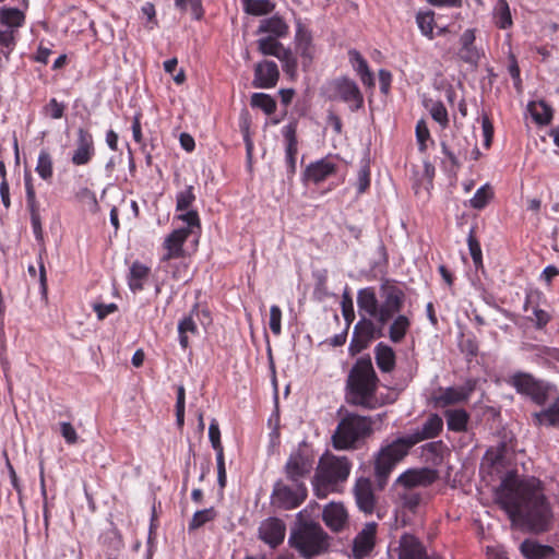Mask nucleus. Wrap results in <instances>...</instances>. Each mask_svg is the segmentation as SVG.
Masks as SVG:
<instances>
[{"mask_svg":"<svg viewBox=\"0 0 559 559\" xmlns=\"http://www.w3.org/2000/svg\"><path fill=\"white\" fill-rule=\"evenodd\" d=\"M401 500L404 508L415 512L420 503V496L417 491H403Z\"/></svg>","mask_w":559,"mask_h":559,"instance_id":"obj_58","label":"nucleus"},{"mask_svg":"<svg viewBox=\"0 0 559 559\" xmlns=\"http://www.w3.org/2000/svg\"><path fill=\"white\" fill-rule=\"evenodd\" d=\"M520 545L521 552L526 559H547L555 554L551 546L542 545L536 540L525 539Z\"/></svg>","mask_w":559,"mask_h":559,"instance_id":"obj_28","label":"nucleus"},{"mask_svg":"<svg viewBox=\"0 0 559 559\" xmlns=\"http://www.w3.org/2000/svg\"><path fill=\"white\" fill-rule=\"evenodd\" d=\"M95 155L94 139L92 133L79 128L76 131L75 150L73 151L71 162L75 166L88 164Z\"/></svg>","mask_w":559,"mask_h":559,"instance_id":"obj_15","label":"nucleus"},{"mask_svg":"<svg viewBox=\"0 0 559 559\" xmlns=\"http://www.w3.org/2000/svg\"><path fill=\"white\" fill-rule=\"evenodd\" d=\"M185 405H186V391L183 385H179L177 389V401H176V423L179 428L183 427L185 424Z\"/></svg>","mask_w":559,"mask_h":559,"instance_id":"obj_52","label":"nucleus"},{"mask_svg":"<svg viewBox=\"0 0 559 559\" xmlns=\"http://www.w3.org/2000/svg\"><path fill=\"white\" fill-rule=\"evenodd\" d=\"M443 428V420L438 414H430L420 429L408 433L415 444L428 439H433L440 435Z\"/></svg>","mask_w":559,"mask_h":559,"instance_id":"obj_21","label":"nucleus"},{"mask_svg":"<svg viewBox=\"0 0 559 559\" xmlns=\"http://www.w3.org/2000/svg\"><path fill=\"white\" fill-rule=\"evenodd\" d=\"M197 324L191 317H185L178 323L179 343L183 349L189 346L188 333L195 334Z\"/></svg>","mask_w":559,"mask_h":559,"instance_id":"obj_43","label":"nucleus"},{"mask_svg":"<svg viewBox=\"0 0 559 559\" xmlns=\"http://www.w3.org/2000/svg\"><path fill=\"white\" fill-rule=\"evenodd\" d=\"M496 502L507 513L513 527L532 534L548 532L552 511L542 491H495Z\"/></svg>","mask_w":559,"mask_h":559,"instance_id":"obj_2","label":"nucleus"},{"mask_svg":"<svg viewBox=\"0 0 559 559\" xmlns=\"http://www.w3.org/2000/svg\"><path fill=\"white\" fill-rule=\"evenodd\" d=\"M377 523H367L353 540L350 559H364L368 557L376 545Z\"/></svg>","mask_w":559,"mask_h":559,"instance_id":"obj_14","label":"nucleus"},{"mask_svg":"<svg viewBox=\"0 0 559 559\" xmlns=\"http://www.w3.org/2000/svg\"><path fill=\"white\" fill-rule=\"evenodd\" d=\"M195 201V194L193 192V186L186 187L185 190L179 191L176 195V210L178 212H185Z\"/></svg>","mask_w":559,"mask_h":559,"instance_id":"obj_48","label":"nucleus"},{"mask_svg":"<svg viewBox=\"0 0 559 559\" xmlns=\"http://www.w3.org/2000/svg\"><path fill=\"white\" fill-rule=\"evenodd\" d=\"M307 498V491H272L271 502L282 510H294Z\"/></svg>","mask_w":559,"mask_h":559,"instance_id":"obj_22","label":"nucleus"},{"mask_svg":"<svg viewBox=\"0 0 559 559\" xmlns=\"http://www.w3.org/2000/svg\"><path fill=\"white\" fill-rule=\"evenodd\" d=\"M286 525L277 518H269L259 526V538L271 548L278 547L285 538Z\"/></svg>","mask_w":559,"mask_h":559,"instance_id":"obj_18","label":"nucleus"},{"mask_svg":"<svg viewBox=\"0 0 559 559\" xmlns=\"http://www.w3.org/2000/svg\"><path fill=\"white\" fill-rule=\"evenodd\" d=\"M217 515V512L214 508H209L204 510L197 511L190 523H189V531H194L206 524L207 522L213 521Z\"/></svg>","mask_w":559,"mask_h":559,"instance_id":"obj_45","label":"nucleus"},{"mask_svg":"<svg viewBox=\"0 0 559 559\" xmlns=\"http://www.w3.org/2000/svg\"><path fill=\"white\" fill-rule=\"evenodd\" d=\"M159 269L163 270L175 281H182L187 283L190 280L189 267L182 259H169L159 262Z\"/></svg>","mask_w":559,"mask_h":559,"instance_id":"obj_27","label":"nucleus"},{"mask_svg":"<svg viewBox=\"0 0 559 559\" xmlns=\"http://www.w3.org/2000/svg\"><path fill=\"white\" fill-rule=\"evenodd\" d=\"M508 383L515 389V391L524 396H527L532 402L537 405H545L555 395L557 386L548 381L538 379L532 373L518 371L513 373Z\"/></svg>","mask_w":559,"mask_h":559,"instance_id":"obj_9","label":"nucleus"},{"mask_svg":"<svg viewBox=\"0 0 559 559\" xmlns=\"http://www.w3.org/2000/svg\"><path fill=\"white\" fill-rule=\"evenodd\" d=\"M322 520L332 532L340 533L348 525V513L342 503L331 502L325 506Z\"/></svg>","mask_w":559,"mask_h":559,"instance_id":"obj_20","label":"nucleus"},{"mask_svg":"<svg viewBox=\"0 0 559 559\" xmlns=\"http://www.w3.org/2000/svg\"><path fill=\"white\" fill-rule=\"evenodd\" d=\"M528 110L533 119L539 124H547L552 117L550 107L544 102L531 103Z\"/></svg>","mask_w":559,"mask_h":559,"instance_id":"obj_41","label":"nucleus"},{"mask_svg":"<svg viewBox=\"0 0 559 559\" xmlns=\"http://www.w3.org/2000/svg\"><path fill=\"white\" fill-rule=\"evenodd\" d=\"M533 316V321L535 322L537 329H543L550 321L549 313L543 309H534Z\"/></svg>","mask_w":559,"mask_h":559,"instance_id":"obj_64","label":"nucleus"},{"mask_svg":"<svg viewBox=\"0 0 559 559\" xmlns=\"http://www.w3.org/2000/svg\"><path fill=\"white\" fill-rule=\"evenodd\" d=\"M66 105L59 103L56 98H51L45 106L46 114L52 119H60L64 114Z\"/></svg>","mask_w":559,"mask_h":559,"instance_id":"obj_59","label":"nucleus"},{"mask_svg":"<svg viewBox=\"0 0 559 559\" xmlns=\"http://www.w3.org/2000/svg\"><path fill=\"white\" fill-rule=\"evenodd\" d=\"M415 445L411 437L405 435L380 448L374 456V481L380 489L388 485L389 477L396 464L404 460Z\"/></svg>","mask_w":559,"mask_h":559,"instance_id":"obj_6","label":"nucleus"},{"mask_svg":"<svg viewBox=\"0 0 559 559\" xmlns=\"http://www.w3.org/2000/svg\"><path fill=\"white\" fill-rule=\"evenodd\" d=\"M391 321L392 322L389 326V338L393 343H401L411 328V320L406 314L397 312Z\"/></svg>","mask_w":559,"mask_h":559,"instance_id":"obj_31","label":"nucleus"},{"mask_svg":"<svg viewBox=\"0 0 559 559\" xmlns=\"http://www.w3.org/2000/svg\"><path fill=\"white\" fill-rule=\"evenodd\" d=\"M246 13L254 16L270 14L275 9L271 0H241Z\"/></svg>","mask_w":559,"mask_h":559,"instance_id":"obj_37","label":"nucleus"},{"mask_svg":"<svg viewBox=\"0 0 559 559\" xmlns=\"http://www.w3.org/2000/svg\"><path fill=\"white\" fill-rule=\"evenodd\" d=\"M257 34H269L267 36L283 38L289 34V26L278 14L260 21Z\"/></svg>","mask_w":559,"mask_h":559,"instance_id":"obj_24","label":"nucleus"},{"mask_svg":"<svg viewBox=\"0 0 559 559\" xmlns=\"http://www.w3.org/2000/svg\"><path fill=\"white\" fill-rule=\"evenodd\" d=\"M60 432L68 444H74L78 442L79 437L72 424L68 421L60 423Z\"/></svg>","mask_w":559,"mask_h":559,"instance_id":"obj_62","label":"nucleus"},{"mask_svg":"<svg viewBox=\"0 0 559 559\" xmlns=\"http://www.w3.org/2000/svg\"><path fill=\"white\" fill-rule=\"evenodd\" d=\"M332 87L335 92L333 98H340L344 103H347L352 111L361 108L364 97L358 85L353 80L347 78L337 79L333 81Z\"/></svg>","mask_w":559,"mask_h":559,"instance_id":"obj_12","label":"nucleus"},{"mask_svg":"<svg viewBox=\"0 0 559 559\" xmlns=\"http://www.w3.org/2000/svg\"><path fill=\"white\" fill-rule=\"evenodd\" d=\"M334 171L335 164L325 159H321L310 164L305 171V176L308 180L313 181L314 183H319L325 180Z\"/></svg>","mask_w":559,"mask_h":559,"instance_id":"obj_30","label":"nucleus"},{"mask_svg":"<svg viewBox=\"0 0 559 559\" xmlns=\"http://www.w3.org/2000/svg\"><path fill=\"white\" fill-rule=\"evenodd\" d=\"M513 461V450L507 442L499 441L489 447L479 466V474L486 486H491L492 489H540V481L534 476L520 479Z\"/></svg>","mask_w":559,"mask_h":559,"instance_id":"obj_3","label":"nucleus"},{"mask_svg":"<svg viewBox=\"0 0 559 559\" xmlns=\"http://www.w3.org/2000/svg\"><path fill=\"white\" fill-rule=\"evenodd\" d=\"M379 379L371 359L359 358L349 370L346 380L347 403L366 409H376L380 406L376 392Z\"/></svg>","mask_w":559,"mask_h":559,"instance_id":"obj_4","label":"nucleus"},{"mask_svg":"<svg viewBox=\"0 0 559 559\" xmlns=\"http://www.w3.org/2000/svg\"><path fill=\"white\" fill-rule=\"evenodd\" d=\"M492 20L500 29H508L513 25L511 10L507 0H498L492 10Z\"/></svg>","mask_w":559,"mask_h":559,"instance_id":"obj_33","label":"nucleus"},{"mask_svg":"<svg viewBox=\"0 0 559 559\" xmlns=\"http://www.w3.org/2000/svg\"><path fill=\"white\" fill-rule=\"evenodd\" d=\"M448 429L455 432H462L467 429L469 415L465 409H449L444 413Z\"/></svg>","mask_w":559,"mask_h":559,"instance_id":"obj_34","label":"nucleus"},{"mask_svg":"<svg viewBox=\"0 0 559 559\" xmlns=\"http://www.w3.org/2000/svg\"><path fill=\"white\" fill-rule=\"evenodd\" d=\"M280 79L277 64L271 60L258 62L254 67L253 86L257 88H272Z\"/></svg>","mask_w":559,"mask_h":559,"instance_id":"obj_19","label":"nucleus"},{"mask_svg":"<svg viewBox=\"0 0 559 559\" xmlns=\"http://www.w3.org/2000/svg\"><path fill=\"white\" fill-rule=\"evenodd\" d=\"M282 310L278 306L273 305L270 308V329L272 333L278 336L282 332Z\"/></svg>","mask_w":559,"mask_h":559,"instance_id":"obj_55","label":"nucleus"},{"mask_svg":"<svg viewBox=\"0 0 559 559\" xmlns=\"http://www.w3.org/2000/svg\"><path fill=\"white\" fill-rule=\"evenodd\" d=\"M93 309L96 312L98 320H104L108 314L116 312L118 310V307L114 302L108 305L94 304Z\"/></svg>","mask_w":559,"mask_h":559,"instance_id":"obj_63","label":"nucleus"},{"mask_svg":"<svg viewBox=\"0 0 559 559\" xmlns=\"http://www.w3.org/2000/svg\"><path fill=\"white\" fill-rule=\"evenodd\" d=\"M378 299L373 287L358 290L357 305L371 319L362 318L354 326L348 346L350 355H356L368 347L376 337H382L383 326L395 313L401 312L405 302V293L395 284L385 281L380 285Z\"/></svg>","mask_w":559,"mask_h":559,"instance_id":"obj_1","label":"nucleus"},{"mask_svg":"<svg viewBox=\"0 0 559 559\" xmlns=\"http://www.w3.org/2000/svg\"><path fill=\"white\" fill-rule=\"evenodd\" d=\"M314 459L302 449L293 451L284 466L285 476L297 489H306L305 481L311 475Z\"/></svg>","mask_w":559,"mask_h":559,"instance_id":"obj_10","label":"nucleus"},{"mask_svg":"<svg viewBox=\"0 0 559 559\" xmlns=\"http://www.w3.org/2000/svg\"><path fill=\"white\" fill-rule=\"evenodd\" d=\"M282 134L286 141V156H297L298 141H297V122L292 121L282 129Z\"/></svg>","mask_w":559,"mask_h":559,"instance_id":"obj_40","label":"nucleus"},{"mask_svg":"<svg viewBox=\"0 0 559 559\" xmlns=\"http://www.w3.org/2000/svg\"><path fill=\"white\" fill-rule=\"evenodd\" d=\"M150 269L142 263L134 262L130 267L129 287L132 292L143 289V283L147 278Z\"/></svg>","mask_w":559,"mask_h":559,"instance_id":"obj_38","label":"nucleus"},{"mask_svg":"<svg viewBox=\"0 0 559 559\" xmlns=\"http://www.w3.org/2000/svg\"><path fill=\"white\" fill-rule=\"evenodd\" d=\"M25 15L17 8H7L2 7L0 9V23L13 33V28H17L22 26L24 23Z\"/></svg>","mask_w":559,"mask_h":559,"instance_id":"obj_36","label":"nucleus"},{"mask_svg":"<svg viewBox=\"0 0 559 559\" xmlns=\"http://www.w3.org/2000/svg\"><path fill=\"white\" fill-rule=\"evenodd\" d=\"M35 170L38 174V176L45 181H49L52 178V175H53L52 157L46 148H43L39 152Z\"/></svg>","mask_w":559,"mask_h":559,"instance_id":"obj_39","label":"nucleus"},{"mask_svg":"<svg viewBox=\"0 0 559 559\" xmlns=\"http://www.w3.org/2000/svg\"><path fill=\"white\" fill-rule=\"evenodd\" d=\"M432 119L438 122L442 128L449 123L448 111L441 102L433 103L430 108Z\"/></svg>","mask_w":559,"mask_h":559,"instance_id":"obj_53","label":"nucleus"},{"mask_svg":"<svg viewBox=\"0 0 559 559\" xmlns=\"http://www.w3.org/2000/svg\"><path fill=\"white\" fill-rule=\"evenodd\" d=\"M356 497V503L360 511L366 514H371L374 510L376 497L374 491H354Z\"/></svg>","mask_w":559,"mask_h":559,"instance_id":"obj_47","label":"nucleus"},{"mask_svg":"<svg viewBox=\"0 0 559 559\" xmlns=\"http://www.w3.org/2000/svg\"><path fill=\"white\" fill-rule=\"evenodd\" d=\"M251 106L262 109L266 115H272L276 110L275 99L264 93H254L251 96Z\"/></svg>","mask_w":559,"mask_h":559,"instance_id":"obj_42","label":"nucleus"},{"mask_svg":"<svg viewBox=\"0 0 559 559\" xmlns=\"http://www.w3.org/2000/svg\"><path fill=\"white\" fill-rule=\"evenodd\" d=\"M468 140L462 134L454 133L451 140H442V153L449 158L453 167L459 168L462 159H466L469 148Z\"/></svg>","mask_w":559,"mask_h":559,"instance_id":"obj_17","label":"nucleus"},{"mask_svg":"<svg viewBox=\"0 0 559 559\" xmlns=\"http://www.w3.org/2000/svg\"><path fill=\"white\" fill-rule=\"evenodd\" d=\"M355 186L359 194L368 190L370 186V168L368 162H364L360 166Z\"/></svg>","mask_w":559,"mask_h":559,"instance_id":"obj_50","label":"nucleus"},{"mask_svg":"<svg viewBox=\"0 0 559 559\" xmlns=\"http://www.w3.org/2000/svg\"><path fill=\"white\" fill-rule=\"evenodd\" d=\"M175 5L181 11H186L190 8L195 20H201L204 15L202 0H175Z\"/></svg>","mask_w":559,"mask_h":559,"instance_id":"obj_49","label":"nucleus"},{"mask_svg":"<svg viewBox=\"0 0 559 559\" xmlns=\"http://www.w3.org/2000/svg\"><path fill=\"white\" fill-rule=\"evenodd\" d=\"M438 479V472L430 467L409 468L395 480L396 486L407 489L413 487H428Z\"/></svg>","mask_w":559,"mask_h":559,"instance_id":"obj_13","label":"nucleus"},{"mask_svg":"<svg viewBox=\"0 0 559 559\" xmlns=\"http://www.w3.org/2000/svg\"><path fill=\"white\" fill-rule=\"evenodd\" d=\"M342 313H343V317L346 321V326L347 329L349 328V325L352 324V322L354 321L355 319V312H354V306H353V300L352 298L348 296V294H344L343 296V300H342Z\"/></svg>","mask_w":559,"mask_h":559,"instance_id":"obj_60","label":"nucleus"},{"mask_svg":"<svg viewBox=\"0 0 559 559\" xmlns=\"http://www.w3.org/2000/svg\"><path fill=\"white\" fill-rule=\"evenodd\" d=\"M550 406L542 409L540 412H536L533 414L535 421L538 425L556 427L559 426V392L556 390L555 395H551Z\"/></svg>","mask_w":559,"mask_h":559,"instance_id":"obj_26","label":"nucleus"},{"mask_svg":"<svg viewBox=\"0 0 559 559\" xmlns=\"http://www.w3.org/2000/svg\"><path fill=\"white\" fill-rule=\"evenodd\" d=\"M190 234V228H178L173 230L163 242L164 253L160 257L162 261L185 258L186 251L183 249V245Z\"/></svg>","mask_w":559,"mask_h":559,"instance_id":"obj_16","label":"nucleus"},{"mask_svg":"<svg viewBox=\"0 0 559 559\" xmlns=\"http://www.w3.org/2000/svg\"><path fill=\"white\" fill-rule=\"evenodd\" d=\"M373 420L369 416L347 413L337 424L332 435L336 450H353L357 443L372 433Z\"/></svg>","mask_w":559,"mask_h":559,"instance_id":"obj_7","label":"nucleus"},{"mask_svg":"<svg viewBox=\"0 0 559 559\" xmlns=\"http://www.w3.org/2000/svg\"><path fill=\"white\" fill-rule=\"evenodd\" d=\"M331 536L314 521H300L292 530L288 545L302 559H313L329 554Z\"/></svg>","mask_w":559,"mask_h":559,"instance_id":"obj_5","label":"nucleus"},{"mask_svg":"<svg viewBox=\"0 0 559 559\" xmlns=\"http://www.w3.org/2000/svg\"><path fill=\"white\" fill-rule=\"evenodd\" d=\"M417 25L421 32V34L429 39L435 37L433 27H435V17L433 12H419L416 15Z\"/></svg>","mask_w":559,"mask_h":559,"instance_id":"obj_44","label":"nucleus"},{"mask_svg":"<svg viewBox=\"0 0 559 559\" xmlns=\"http://www.w3.org/2000/svg\"><path fill=\"white\" fill-rule=\"evenodd\" d=\"M349 61L357 73L369 69L366 59L360 55L359 51L352 49L348 51Z\"/></svg>","mask_w":559,"mask_h":559,"instance_id":"obj_61","label":"nucleus"},{"mask_svg":"<svg viewBox=\"0 0 559 559\" xmlns=\"http://www.w3.org/2000/svg\"><path fill=\"white\" fill-rule=\"evenodd\" d=\"M474 43L475 32L474 29L468 28L460 37L461 47L457 55L462 61L469 64H476L480 59V55Z\"/></svg>","mask_w":559,"mask_h":559,"instance_id":"obj_25","label":"nucleus"},{"mask_svg":"<svg viewBox=\"0 0 559 559\" xmlns=\"http://www.w3.org/2000/svg\"><path fill=\"white\" fill-rule=\"evenodd\" d=\"M258 50L263 56H273L277 59L288 49L283 46L282 43L278 41L277 37L265 36L261 37L257 41Z\"/></svg>","mask_w":559,"mask_h":559,"instance_id":"obj_35","label":"nucleus"},{"mask_svg":"<svg viewBox=\"0 0 559 559\" xmlns=\"http://www.w3.org/2000/svg\"><path fill=\"white\" fill-rule=\"evenodd\" d=\"M400 559H427L423 544L413 535L405 534L400 540Z\"/></svg>","mask_w":559,"mask_h":559,"instance_id":"obj_23","label":"nucleus"},{"mask_svg":"<svg viewBox=\"0 0 559 559\" xmlns=\"http://www.w3.org/2000/svg\"><path fill=\"white\" fill-rule=\"evenodd\" d=\"M374 359L382 372H391L395 367V353L391 346L383 342L376 345Z\"/></svg>","mask_w":559,"mask_h":559,"instance_id":"obj_29","label":"nucleus"},{"mask_svg":"<svg viewBox=\"0 0 559 559\" xmlns=\"http://www.w3.org/2000/svg\"><path fill=\"white\" fill-rule=\"evenodd\" d=\"M350 471L352 462L348 457L325 452L319 457L311 479L313 489L340 486L347 480Z\"/></svg>","mask_w":559,"mask_h":559,"instance_id":"obj_8","label":"nucleus"},{"mask_svg":"<svg viewBox=\"0 0 559 559\" xmlns=\"http://www.w3.org/2000/svg\"><path fill=\"white\" fill-rule=\"evenodd\" d=\"M467 243H468V250H469L471 257L473 259L474 265L476 267L481 266L483 265L481 248H480V243L474 236L473 229H471V231L468 234Z\"/></svg>","mask_w":559,"mask_h":559,"instance_id":"obj_51","label":"nucleus"},{"mask_svg":"<svg viewBox=\"0 0 559 559\" xmlns=\"http://www.w3.org/2000/svg\"><path fill=\"white\" fill-rule=\"evenodd\" d=\"M430 138L429 129L425 122V120H419L416 124V139L418 143V148L420 152H425L427 148L426 142Z\"/></svg>","mask_w":559,"mask_h":559,"instance_id":"obj_56","label":"nucleus"},{"mask_svg":"<svg viewBox=\"0 0 559 559\" xmlns=\"http://www.w3.org/2000/svg\"><path fill=\"white\" fill-rule=\"evenodd\" d=\"M278 60L282 62L283 64V70L289 74V75H295L296 73V70H297V60L296 58L294 57L293 52L290 49H287L280 58Z\"/></svg>","mask_w":559,"mask_h":559,"instance_id":"obj_57","label":"nucleus"},{"mask_svg":"<svg viewBox=\"0 0 559 559\" xmlns=\"http://www.w3.org/2000/svg\"><path fill=\"white\" fill-rule=\"evenodd\" d=\"M209 438H210L213 449L216 451V454L224 453L223 445L221 442V431H219L218 423L216 419L211 420V424L209 427Z\"/></svg>","mask_w":559,"mask_h":559,"instance_id":"obj_54","label":"nucleus"},{"mask_svg":"<svg viewBox=\"0 0 559 559\" xmlns=\"http://www.w3.org/2000/svg\"><path fill=\"white\" fill-rule=\"evenodd\" d=\"M295 40L296 48L299 51L300 56L310 61L313 51L312 35L311 32L308 28H306L301 22L297 23Z\"/></svg>","mask_w":559,"mask_h":559,"instance_id":"obj_32","label":"nucleus"},{"mask_svg":"<svg viewBox=\"0 0 559 559\" xmlns=\"http://www.w3.org/2000/svg\"><path fill=\"white\" fill-rule=\"evenodd\" d=\"M475 390V382L467 381L462 386L439 388L432 395V402L437 407L466 402Z\"/></svg>","mask_w":559,"mask_h":559,"instance_id":"obj_11","label":"nucleus"},{"mask_svg":"<svg viewBox=\"0 0 559 559\" xmlns=\"http://www.w3.org/2000/svg\"><path fill=\"white\" fill-rule=\"evenodd\" d=\"M493 192L489 185L480 187L469 200V204L475 210L484 209L488 202L492 199Z\"/></svg>","mask_w":559,"mask_h":559,"instance_id":"obj_46","label":"nucleus"}]
</instances>
